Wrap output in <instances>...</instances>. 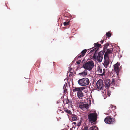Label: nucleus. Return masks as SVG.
<instances>
[{
    "label": "nucleus",
    "instance_id": "obj_12",
    "mask_svg": "<svg viewBox=\"0 0 130 130\" xmlns=\"http://www.w3.org/2000/svg\"><path fill=\"white\" fill-rule=\"evenodd\" d=\"M111 84L110 80V79H107L105 81V87L106 88H109Z\"/></svg>",
    "mask_w": 130,
    "mask_h": 130
},
{
    "label": "nucleus",
    "instance_id": "obj_33",
    "mask_svg": "<svg viewBox=\"0 0 130 130\" xmlns=\"http://www.w3.org/2000/svg\"><path fill=\"white\" fill-rule=\"evenodd\" d=\"M112 108V107H110V108Z\"/></svg>",
    "mask_w": 130,
    "mask_h": 130
},
{
    "label": "nucleus",
    "instance_id": "obj_24",
    "mask_svg": "<svg viewBox=\"0 0 130 130\" xmlns=\"http://www.w3.org/2000/svg\"><path fill=\"white\" fill-rule=\"evenodd\" d=\"M106 35V36L108 37H110L111 36V33L109 32L107 33Z\"/></svg>",
    "mask_w": 130,
    "mask_h": 130
},
{
    "label": "nucleus",
    "instance_id": "obj_27",
    "mask_svg": "<svg viewBox=\"0 0 130 130\" xmlns=\"http://www.w3.org/2000/svg\"><path fill=\"white\" fill-rule=\"evenodd\" d=\"M115 80H114V79H112V80L111 82V84H112L113 85L114 84H115Z\"/></svg>",
    "mask_w": 130,
    "mask_h": 130
},
{
    "label": "nucleus",
    "instance_id": "obj_17",
    "mask_svg": "<svg viewBox=\"0 0 130 130\" xmlns=\"http://www.w3.org/2000/svg\"><path fill=\"white\" fill-rule=\"evenodd\" d=\"M109 44L108 43H106L105 44H104V47L103 48V50L102 51H104L105 52V51H106V50L107 49V47L109 46Z\"/></svg>",
    "mask_w": 130,
    "mask_h": 130
},
{
    "label": "nucleus",
    "instance_id": "obj_23",
    "mask_svg": "<svg viewBox=\"0 0 130 130\" xmlns=\"http://www.w3.org/2000/svg\"><path fill=\"white\" fill-rule=\"evenodd\" d=\"M69 23L70 21H66L63 23V24L64 26H67L69 24Z\"/></svg>",
    "mask_w": 130,
    "mask_h": 130
},
{
    "label": "nucleus",
    "instance_id": "obj_1",
    "mask_svg": "<svg viewBox=\"0 0 130 130\" xmlns=\"http://www.w3.org/2000/svg\"><path fill=\"white\" fill-rule=\"evenodd\" d=\"M113 49L111 48L110 49H107L105 52L104 56V62L103 64L105 67L107 68L108 66L110 63V60L109 55L112 54Z\"/></svg>",
    "mask_w": 130,
    "mask_h": 130
},
{
    "label": "nucleus",
    "instance_id": "obj_19",
    "mask_svg": "<svg viewBox=\"0 0 130 130\" xmlns=\"http://www.w3.org/2000/svg\"><path fill=\"white\" fill-rule=\"evenodd\" d=\"M89 129V130H98V128L96 126H92V127H91Z\"/></svg>",
    "mask_w": 130,
    "mask_h": 130
},
{
    "label": "nucleus",
    "instance_id": "obj_10",
    "mask_svg": "<svg viewBox=\"0 0 130 130\" xmlns=\"http://www.w3.org/2000/svg\"><path fill=\"white\" fill-rule=\"evenodd\" d=\"M94 47L95 48L94 49L91 50L90 52L91 53H92L93 52L96 51V52H98V50H99V48L101 46V44L97 43H94Z\"/></svg>",
    "mask_w": 130,
    "mask_h": 130
},
{
    "label": "nucleus",
    "instance_id": "obj_15",
    "mask_svg": "<svg viewBox=\"0 0 130 130\" xmlns=\"http://www.w3.org/2000/svg\"><path fill=\"white\" fill-rule=\"evenodd\" d=\"M78 74L81 76L85 77L87 75V70L85 69L83 72L79 73Z\"/></svg>",
    "mask_w": 130,
    "mask_h": 130
},
{
    "label": "nucleus",
    "instance_id": "obj_6",
    "mask_svg": "<svg viewBox=\"0 0 130 130\" xmlns=\"http://www.w3.org/2000/svg\"><path fill=\"white\" fill-rule=\"evenodd\" d=\"M96 86L97 89L100 90L103 89L104 84L103 80L101 79H99L96 82Z\"/></svg>",
    "mask_w": 130,
    "mask_h": 130
},
{
    "label": "nucleus",
    "instance_id": "obj_8",
    "mask_svg": "<svg viewBox=\"0 0 130 130\" xmlns=\"http://www.w3.org/2000/svg\"><path fill=\"white\" fill-rule=\"evenodd\" d=\"M79 107L83 110L87 109L89 108L88 104H85L83 102H81L79 103Z\"/></svg>",
    "mask_w": 130,
    "mask_h": 130
},
{
    "label": "nucleus",
    "instance_id": "obj_32",
    "mask_svg": "<svg viewBox=\"0 0 130 130\" xmlns=\"http://www.w3.org/2000/svg\"><path fill=\"white\" fill-rule=\"evenodd\" d=\"M70 130H73L71 128L70 129Z\"/></svg>",
    "mask_w": 130,
    "mask_h": 130
},
{
    "label": "nucleus",
    "instance_id": "obj_26",
    "mask_svg": "<svg viewBox=\"0 0 130 130\" xmlns=\"http://www.w3.org/2000/svg\"><path fill=\"white\" fill-rule=\"evenodd\" d=\"M105 69H103V73H102L101 74V75L102 76H103V75H104V74H105Z\"/></svg>",
    "mask_w": 130,
    "mask_h": 130
},
{
    "label": "nucleus",
    "instance_id": "obj_18",
    "mask_svg": "<svg viewBox=\"0 0 130 130\" xmlns=\"http://www.w3.org/2000/svg\"><path fill=\"white\" fill-rule=\"evenodd\" d=\"M97 71L98 73V74L101 75V74L103 73V71H102V69L101 67H98Z\"/></svg>",
    "mask_w": 130,
    "mask_h": 130
},
{
    "label": "nucleus",
    "instance_id": "obj_21",
    "mask_svg": "<svg viewBox=\"0 0 130 130\" xmlns=\"http://www.w3.org/2000/svg\"><path fill=\"white\" fill-rule=\"evenodd\" d=\"M77 117L76 115H74L72 117V120L73 121H75L77 120Z\"/></svg>",
    "mask_w": 130,
    "mask_h": 130
},
{
    "label": "nucleus",
    "instance_id": "obj_29",
    "mask_svg": "<svg viewBox=\"0 0 130 130\" xmlns=\"http://www.w3.org/2000/svg\"><path fill=\"white\" fill-rule=\"evenodd\" d=\"M104 41V40H101L100 41V42L101 43V44H102L103 43Z\"/></svg>",
    "mask_w": 130,
    "mask_h": 130
},
{
    "label": "nucleus",
    "instance_id": "obj_11",
    "mask_svg": "<svg viewBox=\"0 0 130 130\" xmlns=\"http://www.w3.org/2000/svg\"><path fill=\"white\" fill-rule=\"evenodd\" d=\"M87 50L86 49L83 50L77 56L78 58H81L83 57L85 54Z\"/></svg>",
    "mask_w": 130,
    "mask_h": 130
},
{
    "label": "nucleus",
    "instance_id": "obj_5",
    "mask_svg": "<svg viewBox=\"0 0 130 130\" xmlns=\"http://www.w3.org/2000/svg\"><path fill=\"white\" fill-rule=\"evenodd\" d=\"M77 82L79 85L82 86L88 85L90 83L89 79L86 77L79 79Z\"/></svg>",
    "mask_w": 130,
    "mask_h": 130
},
{
    "label": "nucleus",
    "instance_id": "obj_25",
    "mask_svg": "<svg viewBox=\"0 0 130 130\" xmlns=\"http://www.w3.org/2000/svg\"><path fill=\"white\" fill-rule=\"evenodd\" d=\"M88 127L87 125L85 126L84 128L82 130H88Z\"/></svg>",
    "mask_w": 130,
    "mask_h": 130
},
{
    "label": "nucleus",
    "instance_id": "obj_31",
    "mask_svg": "<svg viewBox=\"0 0 130 130\" xmlns=\"http://www.w3.org/2000/svg\"><path fill=\"white\" fill-rule=\"evenodd\" d=\"M107 93H108V96H109L110 95H109V94H108V92Z\"/></svg>",
    "mask_w": 130,
    "mask_h": 130
},
{
    "label": "nucleus",
    "instance_id": "obj_7",
    "mask_svg": "<svg viewBox=\"0 0 130 130\" xmlns=\"http://www.w3.org/2000/svg\"><path fill=\"white\" fill-rule=\"evenodd\" d=\"M104 121L106 123L112 124L115 122V120L114 118H112L108 116L106 117Z\"/></svg>",
    "mask_w": 130,
    "mask_h": 130
},
{
    "label": "nucleus",
    "instance_id": "obj_34",
    "mask_svg": "<svg viewBox=\"0 0 130 130\" xmlns=\"http://www.w3.org/2000/svg\"><path fill=\"white\" fill-rule=\"evenodd\" d=\"M66 130V129H65V130L62 129V130Z\"/></svg>",
    "mask_w": 130,
    "mask_h": 130
},
{
    "label": "nucleus",
    "instance_id": "obj_22",
    "mask_svg": "<svg viewBox=\"0 0 130 130\" xmlns=\"http://www.w3.org/2000/svg\"><path fill=\"white\" fill-rule=\"evenodd\" d=\"M64 111L66 112L68 114H71L72 113V112H71V111L69 110L64 109Z\"/></svg>",
    "mask_w": 130,
    "mask_h": 130
},
{
    "label": "nucleus",
    "instance_id": "obj_9",
    "mask_svg": "<svg viewBox=\"0 0 130 130\" xmlns=\"http://www.w3.org/2000/svg\"><path fill=\"white\" fill-rule=\"evenodd\" d=\"M120 63L117 62L116 63L113 65L114 70L115 71L117 75H118L119 73V67L120 66Z\"/></svg>",
    "mask_w": 130,
    "mask_h": 130
},
{
    "label": "nucleus",
    "instance_id": "obj_30",
    "mask_svg": "<svg viewBox=\"0 0 130 130\" xmlns=\"http://www.w3.org/2000/svg\"><path fill=\"white\" fill-rule=\"evenodd\" d=\"M73 123H74V124H76V123L75 122H74Z\"/></svg>",
    "mask_w": 130,
    "mask_h": 130
},
{
    "label": "nucleus",
    "instance_id": "obj_13",
    "mask_svg": "<svg viewBox=\"0 0 130 130\" xmlns=\"http://www.w3.org/2000/svg\"><path fill=\"white\" fill-rule=\"evenodd\" d=\"M84 87H75L73 89V92H77L80 91V90H82L84 89Z\"/></svg>",
    "mask_w": 130,
    "mask_h": 130
},
{
    "label": "nucleus",
    "instance_id": "obj_16",
    "mask_svg": "<svg viewBox=\"0 0 130 130\" xmlns=\"http://www.w3.org/2000/svg\"><path fill=\"white\" fill-rule=\"evenodd\" d=\"M66 104H67L70 106H72V101L71 100H69L67 98L66 100Z\"/></svg>",
    "mask_w": 130,
    "mask_h": 130
},
{
    "label": "nucleus",
    "instance_id": "obj_35",
    "mask_svg": "<svg viewBox=\"0 0 130 130\" xmlns=\"http://www.w3.org/2000/svg\"><path fill=\"white\" fill-rule=\"evenodd\" d=\"M63 111H62V113H63Z\"/></svg>",
    "mask_w": 130,
    "mask_h": 130
},
{
    "label": "nucleus",
    "instance_id": "obj_2",
    "mask_svg": "<svg viewBox=\"0 0 130 130\" xmlns=\"http://www.w3.org/2000/svg\"><path fill=\"white\" fill-rule=\"evenodd\" d=\"M98 52L95 51L92 57L94 59L97 60L98 61L101 62L102 61L105 52L102 51H100L98 53V55L97 56V54Z\"/></svg>",
    "mask_w": 130,
    "mask_h": 130
},
{
    "label": "nucleus",
    "instance_id": "obj_28",
    "mask_svg": "<svg viewBox=\"0 0 130 130\" xmlns=\"http://www.w3.org/2000/svg\"><path fill=\"white\" fill-rule=\"evenodd\" d=\"M81 60H78V61H77L76 62V63H77V64H80V62H81Z\"/></svg>",
    "mask_w": 130,
    "mask_h": 130
},
{
    "label": "nucleus",
    "instance_id": "obj_4",
    "mask_svg": "<svg viewBox=\"0 0 130 130\" xmlns=\"http://www.w3.org/2000/svg\"><path fill=\"white\" fill-rule=\"evenodd\" d=\"M98 115L96 113H90L88 115V120L91 123L96 122L97 120Z\"/></svg>",
    "mask_w": 130,
    "mask_h": 130
},
{
    "label": "nucleus",
    "instance_id": "obj_20",
    "mask_svg": "<svg viewBox=\"0 0 130 130\" xmlns=\"http://www.w3.org/2000/svg\"><path fill=\"white\" fill-rule=\"evenodd\" d=\"M68 87L67 86H65V85L63 86L64 89V93H67V88Z\"/></svg>",
    "mask_w": 130,
    "mask_h": 130
},
{
    "label": "nucleus",
    "instance_id": "obj_3",
    "mask_svg": "<svg viewBox=\"0 0 130 130\" xmlns=\"http://www.w3.org/2000/svg\"><path fill=\"white\" fill-rule=\"evenodd\" d=\"M94 64L92 60H90L84 63L83 67L85 70L90 71L93 67Z\"/></svg>",
    "mask_w": 130,
    "mask_h": 130
},
{
    "label": "nucleus",
    "instance_id": "obj_14",
    "mask_svg": "<svg viewBox=\"0 0 130 130\" xmlns=\"http://www.w3.org/2000/svg\"><path fill=\"white\" fill-rule=\"evenodd\" d=\"M82 91V90H80V91L77 92V96L80 99H82L84 96Z\"/></svg>",
    "mask_w": 130,
    "mask_h": 130
}]
</instances>
